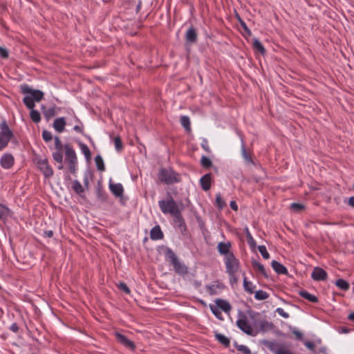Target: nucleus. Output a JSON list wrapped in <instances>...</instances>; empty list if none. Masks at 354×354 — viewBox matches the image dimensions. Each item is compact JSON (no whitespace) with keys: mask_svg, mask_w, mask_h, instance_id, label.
<instances>
[{"mask_svg":"<svg viewBox=\"0 0 354 354\" xmlns=\"http://www.w3.org/2000/svg\"><path fill=\"white\" fill-rule=\"evenodd\" d=\"M150 237L153 240H159L163 237V234L160 226L156 225L151 229Z\"/></svg>","mask_w":354,"mask_h":354,"instance_id":"obj_18","label":"nucleus"},{"mask_svg":"<svg viewBox=\"0 0 354 354\" xmlns=\"http://www.w3.org/2000/svg\"><path fill=\"white\" fill-rule=\"evenodd\" d=\"M348 203L351 206L354 207V196L349 198Z\"/></svg>","mask_w":354,"mask_h":354,"instance_id":"obj_60","label":"nucleus"},{"mask_svg":"<svg viewBox=\"0 0 354 354\" xmlns=\"http://www.w3.org/2000/svg\"><path fill=\"white\" fill-rule=\"evenodd\" d=\"M276 312L283 318H288L289 314L286 313L282 308H277Z\"/></svg>","mask_w":354,"mask_h":354,"instance_id":"obj_46","label":"nucleus"},{"mask_svg":"<svg viewBox=\"0 0 354 354\" xmlns=\"http://www.w3.org/2000/svg\"><path fill=\"white\" fill-rule=\"evenodd\" d=\"M230 205L233 210L236 211L238 209V206L235 201H231Z\"/></svg>","mask_w":354,"mask_h":354,"instance_id":"obj_54","label":"nucleus"},{"mask_svg":"<svg viewBox=\"0 0 354 354\" xmlns=\"http://www.w3.org/2000/svg\"><path fill=\"white\" fill-rule=\"evenodd\" d=\"M243 287L245 291L250 293H253L255 286H254L251 281H247L246 278L245 277L243 279Z\"/></svg>","mask_w":354,"mask_h":354,"instance_id":"obj_27","label":"nucleus"},{"mask_svg":"<svg viewBox=\"0 0 354 354\" xmlns=\"http://www.w3.org/2000/svg\"><path fill=\"white\" fill-rule=\"evenodd\" d=\"M335 285L341 290H347L349 289V284L348 283L342 279H337L336 281H335Z\"/></svg>","mask_w":354,"mask_h":354,"instance_id":"obj_24","label":"nucleus"},{"mask_svg":"<svg viewBox=\"0 0 354 354\" xmlns=\"http://www.w3.org/2000/svg\"><path fill=\"white\" fill-rule=\"evenodd\" d=\"M186 40L189 42H194L196 40V32L192 28H189L186 32Z\"/></svg>","mask_w":354,"mask_h":354,"instance_id":"obj_23","label":"nucleus"},{"mask_svg":"<svg viewBox=\"0 0 354 354\" xmlns=\"http://www.w3.org/2000/svg\"><path fill=\"white\" fill-rule=\"evenodd\" d=\"M232 248V244L230 241L227 242H220L218 243L217 248L220 254L224 256V259L225 257H228L229 255L234 254L230 249Z\"/></svg>","mask_w":354,"mask_h":354,"instance_id":"obj_9","label":"nucleus"},{"mask_svg":"<svg viewBox=\"0 0 354 354\" xmlns=\"http://www.w3.org/2000/svg\"><path fill=\"white\" fill-rule=\"evenodd\" d=\"M35 162L45 177L49 178L53 175V170L49 165L48 160L46 158L41 156H36L35 157Z\"/></svg>","mask_w":354,"mask_h":354,"instance_id":"obj_5","label":"nucleus"},{"mask_svg":"<svg viewBox=\"0 0 354 354\" xmlns=\"http://www.w3.org/2000/svg\"><path fill=\"white\" fill-rule=\"evenodd\" d=\"M79 147L81 150V152L84 154L86 160H89L91 159V151L89 148L83 142H79Z\"/></svg>","mask_w":354,"mask_h":354,"instance_id":"obj_22","label":"nucleus"},{"mask_svg":"<svg viewBox=\"0 0 354 354\" xmlns=\"http://www.w3.org/2000/svg\"><path fill=\"white\" fill-rule=\"evenodd\" d=\"M237 350L242 352L243 354H250V348L245 345H239L237 346Z\"/></svg>","mask_w":354,"mask_h":354,"instance_id":"obj_43","label":"nucleus"},{"mask_svg":"<svg viewBox=\"0 0 354 354\" xmlns=\"http://www.w3.org/2000/svg\"><path fill=\"white\" fill-rule=\"evenodd\" d=\"M10 329H11L12 331H14V332H17V330H18V327H17V324H13L11 326Z\"/></svg>","mask_w":354,"mask_h":354,"instance_id":"obj_59","label":"nucleus"},{"mask_svg":"<svg viewBox=\"0 0 354 354\" xmlns=\"http://www.w3.org/2000/svg\"><path fill=\"white\" fill-rule=\"evenodd\" d=\"M291 208L299 211L304 208V205L301 204L294 203L291 204Z\"/></svg>","mask_w":354,"mask_h":354,"instance_id":"obj_51","label":"nucleus"},{"mask_svg":"<svg viewBox=\"0 0 354 354\" xmlns=\"http://www.w3.org/2000/svg\"><path fill=\"white\" fill-rule=\"evenodd\" d=\"M348 319H349L350 320L354 321V313H351V314H350V315H348Z\"/></svg>","mask_w":354,"mask_h":354,"instance_id":"obj_63","label":"nucleus"},{"mask_svg":"<svg viewBox=\"0 0 354 354\" xmlns=\"http://www.w3.org/2000/svg\"><path fill=\"white\" fill-rule=\"evenodd\" d=\"M180 123L187 130H190V120L188 116H182L180 118Z\"/></svg>","mask_w":354,"mask_h":354,"instance_id":"obj_32","label":"nucleus"},{"mask_svg":"<svg viewBox=\"0 0 354 354\" xmlns=\"http://www.w3.org/2000/svg\"><path fill=\"white\" fill-rule=\"evenodd\" d=\"M230 276V281L232 284L236 283L238 281V272L227 273Z\"/></svg>","mask_w":354,"mask_h":354,"instance_id":"obj_45","label":"nucleus"},{"mask_svg":"<svg viewBox=\"0 0 354 354\" xmlns=\"http://www.w3.org/2000/svg\"><path fill=\"white\" fill-rule=\"evenodd\" d=\"M110 189L112 193L117 197L122 196L123 194V187L120 183L110 184Z\"/></svg>","mask_w":354,"mask_h":354,"instance_id":"obj_16","label":"nucleus"},{"mask_svg":"<svg viewBox=\"0 0 354 354\" xmlns=\"http://www.w3.org/2000/svg\"><path fill=\"white\" fill-rule=\"evenodd\" d=\"M115 337L118 342H120L122 345H124L125 347L133 350L135 348V345L132 341L129 339L127 337H125L124 335L116 333Z\"/></svg>","mask_w":354,"mask_h":354,"instance_id":"obj_12","label":"nucleus"},{"mask_svg":"<svg viewBox=\"0 0 354 354\" xmlns=\"http://www.w3.org/2000/svg\"><path fill=\"white\" fill-rule=\"evenodd\" d=\"M176 272L179 274H184L187 272V268L185 265L181 263L178 259L175 260L171 263Z\"/></svg>","mask_w":354,"mask_h":354,"instance_id":"obj_21","label":"nucleus"},{"mask_svg":"<svg viewBox=\"0 0 354 354\" xmlns=\"http://www.w3.org/2000/svg\"><path fill=\"white\" fill-rule=\"evenodd\" d=\"M12 136V133L8 127L6 122L4 121L1 124V132H0V138H3L8 142L10 141L11 137Z\"/></svg>","mask_w":354,"mask_h":354,"instance_id":"obj_13","label":"nucleus"},{"mask_svg":"<svg viewBox=\"0 0 354 354\" xmlns=\"http://www.w3.org/2000/svg\"><path fill=\"white\" fill-rule=\"evenodd\" d=\"M202 147L207 151H209V147L207 145V141L206 140H203V143L202 144Z\"/></svg>","mask_w":354,"mask_h":354,"instance_id":"obj_56","label":"nucleus"},{"mask_svg":"<svg viewBox=\"0 0 354 354\" xmlns=\"http://www.w3.org/2000/svg\"><path fill=\"white\" fill-rule=\"evenodd\" d=\"M258 249L259 252L265 259H268L270 258V254L268 252L265 245H259L258 247Z\"/></svg>","mask_w":354,"mask_h":354,"instance_id":"obj_35","label":"nucleus"},{"mask_svg":"<svg viewBox=\"0 0 354 354\" xmlns=\"http://www.w3.org/2000/svg\"><path fill=\"white\" fill-rule=\"evenodd\" d=\"M159 207L163 214H170L171 215L178 210L176 202L171 197L167 200H161L158 202Z\"/></svg>","mask_w":354,"mask_h":354,"instance_id":"obj_6","label":"nucleus"},{"mask_svg":"<svg viewBox=\"0 0 354 354\" xmlns=\"http://www.w3.org/2000/svg\"><path fill=\"white\" fill-rule=\"evenodd\" d=\"M9 142L0 138V151L4 149L8 144Z\"/></svg>","mask_w":354,"mask_h":354,"instance_id":"obj_52","label":"nucleus"},{"mask_svg":"<svg viewBox=\"0 0 354 354\" xmlns=\"http://www.w3.org/2000/svg\"><path fill=\"white\" fill-rule=\"evenodd\" d=\"M73 190L78 194H81L84 192V188L81 183L78 180H74L72 186Z\"/></svg>","mask_w":354,"mask_h":354,"instance_id":"obj_30","label":"nucleus"},{"mask_svg":"<svg viewBox=\"0 0 354 354\" xmlns=\"http://www.w3.org/2000/svg\"><path fill=\"white\" fill-rule=\"evenodd\" d=\"M0 164L4 169H10L14 164V158L10 153L3 154L0 160Z\"/></svg>","mask_w":354,"mask_h":354,"instance_id":"obj_11","label":"nucleus"},{"mask_svg":"<svg viewBox=\"0 0 354 354\" xmlns=\"http://www.w3.org/2000/svg\"><path fill=\"white\" fill-rule=\"evenodd\" d=\"M171 216L174 218V222L177 224L178 227L184 228L185 227L184 220L180 214L179 209L175 212V213L172 214Z\"/></svg>","mask_w":354,"mask_h":354,"instance_id":"obj_20","label":"nucleus"},{"mask_svg":"<svg viewBox=\"0 0 354 354\" xmlns=\"http://www.w3.org/2000/svg\"><path fill=\"white\" fill-rule=\"evenodd\" d=\"M342 332L344 333H347L349 332V330L348 328H344L342 329Z\"/></svg>","mask_w":354,"mask_h":354,"instance_id":"obj_64","label":"nucleus"},{"mask_svg":"<svg viewBox=\"0 0 354 354\" xmlns=\"http://www.w3.org/2000/svg\"><path fill=\"white\" fill-rule=\"evenodd\" d=\"M247 238H248V243L252 246L254 245V240L253 239V238L250 234H248L247 235Z\"/></svg>","mask_w":354,"mask_h":354,"instance_id":"obj_53","label":"nucleus"},{"mask_svg":"<svg viewBox=\"0 0 354 354\" xmlns=\"http://www.w3.org/2000/svg\"><path fill=\"white\" fill-rule=\"evenodd\" d=\"M158 178L166 184H172L180 180V177L173 169H161L158 173Z\"/></svg>","mask_w":354,"mask_h":354,"instance_id":"obj_4","label":"nucleus"},{"mask_svg":"<svg viewBox=\"0 0 354 354\" xmlns=\"http://www.w3.org/2000/svg\"><path fill=\"white\" fill-rule=\"evenodd\" d=\"M42 138L46 142H48L52 140V134L48 131H44L42 132Z\"/></svg>","mask_w":354,"mask_h":354,"instance_id":"obj_44","label":"nucleus"},{"mask_svg":"<svg viewBox=\"0 0 354 354\" xmlns=\"http://www.w3.org/2000/svg\"><path fill=\"white\" fill-rule=\"evenodd\" d=\"M95 162L98 170L103 171L105 170V167L104 164V160L101 156L97 155L95 158Z\"/></svg>","mask_w":354,"mask_h":354,"instance_id":"obj_26","label":"nucleus"},{"mask_svg":"<svg viewBox=\"0 0 354 354\" xmlns=\"http://www.w3.org/2000/svg\"><path fill=\"white\" fill-rule=\"evenodd\" d=\"M236 325L245 333L248 335H252L253 329L249 324L246 316L241 315L236 321Z\"/></svg>","mask_w":354,"mask_h":354,"instance_id":"obj_8","label":"nucleus"},{"mask_svg":"<svg viewBox=\"0 0 354 354\" xmlns=\"http://www.w3.org/2000/svg\"><path fill=\"white\" fill-rule=\"evenodd\" d=\"M263 344L274 354H295L289 350L286 344L282 343L264 340Z\"/></svg>","mask_w":354,"mask_h":354,"instance_id":"obj_3","label":"nucleus"},{"mask_svg":"<svg viewBox=\"0 0 354 354\" xmlns=\"http://www.w3.org/2000/svg\"><path fill=\"white\" fill-rule=\"evenodd\" d=\"M311 277L315 281H324L327 278L326 272L319 267L313 269Z\"/></svg>","mask_w":354,"mask_h":354,"instance_id":"obj_10","label":"nucleus"},{"mask_svg":"<svg viewBox=\"0 0 354 354\" xmlns=\"http://www.w3.org/2000/svg\"><path fill=\"white\" fill-rule=\"evenodd\" d=\"M293 333L298 337L301 338L302 337V334L299 331H294Z\"/></svg>","mask_w":354,"mask_h":354,"instance_id":"obj_61","label":"nucleus"},{"mask_svg":"<svg viewBox=\"0 0 354 354\" xmlns=\"http://www.w3.org/2000/svg\"><path fill=\"white\" fill-rule=\"evenodd\" d=\"M216 205L219 208H222L225 205V202L223 201L221 195L220 194H217L216 196Z\"/></svg>","mask_w":354,"mask_h":354,"instance_id":"obj_41","label":"nucleus"},{"mask_svg":"<svg viewBox=\"0 0 354 354\" xmlns=\"http://www.w3.org/2000/svg\"><path fill=\"white\" fill-rule=\"evenodd\" d=\"M216 306L220 309L224 311L225 313H229L231 310L230 304L223 299H217L216 301Z\"/></svg>","mask_w":354,"mask_h":354,"instance_id":"obj_19","label":"nucleus"},{"mask_svg":"<svg viewBox=\"0 0 354 354\" xmlns=\"http://www.w3.org/2000/svg\"><path fill=\"white\" fill-rule=\"evenodd\" d=\"M21 91L26 94L23 99V102L29 109H34L35 106V102H39L44 97L42 91L34 90L27 85L21 86Z\"/></svg>","mask_w":354,"mask_h":354,"instance_id":"obj_1","label":"nucleus"},{"mask_svg":"<svg viewBox=\"0 0 354 354\" xmlns=\"http://www.w3.org/2000/svg\"><path fill=\"white\" fill-rule=\"evenodd\" d=\"M305 346L306 347H308V348H310V349H313V348H314L313 344L312 342H305Z\"/></svg>","mask_w":354,"mask_h":354,"instance_id":"obj_58","label":"nucleus"},{"mask_svg":"<svg viewBox=\"0 0 354 354\" xmlns=\"http://www.w3.org/2000/svg\"><path fill=\"white\" fill-rule=\"evenodd\" d=\"M167 257L170 259L171 263L173 261L178 259L176 254L171 250H167Z\"/></svg>","mask_w":354,"mask_h":354,"instance_id":"obj_47","label":"nucleus"},{"mask_svg":"<svg viewBox=\"0 0 354 354\" xmlns=\"http://www.w3.org/2000/svg\"><path fill=\"white\" fill-rule=\"evenodd\" d=\"M74 131L78 133H82L83 132V127L79 125H75L73 127Z\"/></svg>","mask_w":354,"mask_h":354,"instance_id":"obj_55","label":"nucleus"},{"mask_svg":"<svg viewBox=\"0 0 354 354\" xmlns=\"http://www.w3.org/2000/svg\"><path fill=\"white\" fill-rule=\"evenodd\" d=\"M272 267L278 274H286L288 273L287 268L277 261H272Z\"/></svg>","mask_w":354,"mask_h":354,"instance_id":"obj_17","label":"nucleus"},{"mask_svg":"<svg viewBox=\"0 0 354 354\" xmlns=\"http://www.w3.org/2000/svg\"><path fill=\"white\" fill-rule=\"evenodd\" d=\"M44 235L46 236V237H52L53 236V232L52 230H48V231H46L44 232Z\"/></svg>","mask_w":354,"mask_h":354,"instance_id":"obj_57","label":"nucleus"},{"mask_svg":"<svg viewBox=\"0 0 354 354\" xmlns=\"http://www.w3.org/2000/svg\"><path fill=\"white\" fill-rule=\"evenodd\" d=\"M84 183L86 187L88 186V178L87 177H85L84 179Z\"/></svg>","mask_w":354,"mask_h":354,"instance_id":"obj_62","label":"nucleus"},{"mask_svg":"<svg viewBox=\"0 0 354 354\" xmlns=\"http://www.w3.org/2000/svg\"><path fill=\"white\" fill-rule=\"evenodd\" d=\"M9 215V209L5 205L0 204V219L4 220Z\"/></svg>","mask_w":354,"mask_h":354,"instance_id":"obj_31","label":"nucleus"},{"mask_svg":"<svg viewBox=\"0 0 354 354\" xmlns=\"http://www.w3.org/2000/svg\"><path fill=\"white\" fill-rule=\"evenodd\" d=\"M224 262L226 268V272L227 273L239 272L240 270V263L239 261L236 257L232 255H229L228 257H225L224 259Z\"/></svg>","mask_w":354,"mask_h":354,"instance_id":"obj_7","label":"nucleus"},{"mask_svg":"<svg viewBox=\"0 0 354 354\" xmlns=\"http://www.w3.org/2000/svg\"><path fill=\"white\" fill-rule=\"evenodd\" d=\"M55 146L56 150H62V142L58 137L55 138Z\"/></svg>","mask_w":354,"mask_h":354,"instance_id":"obj_49","label":"nucleus"},{"mask_svg":"<svg viewBox=\"0 0 354 354\" xmlns=\"http://www.w3.org/2000/svg\"><path fill=\"white\" fill-rule=\"evenodd\" d=\"M216 339L224 346H227L230 344V341L227 337L220 333H216Z\"/></svg>","mask_w":354,"mask_h":354,"instance_id":"obj_29","label":"nucleus"},{"mask_svg":"<svg viewBox=\"0 0 354 354\" xmlns=\"http://www.w3.org/2000/svg\"><path fill=\"white\" fill-rule=\"evenodd\" d=\"M118 287L120 288V290L124 291L127 294H129L130 292L129 288L124 283H120L118 285Z\"/></svg>","mask_w":354,"mask_h":354,"instance_id":"obj_48","label":"nucleus"},{"mask_svg":"<svg viewBox=\"0 0 354 354\" xmlns=\"http://www.w3.org/2000/svg\"><path fill=\"white\" fill-rule=\"evenodd\" d=\"M30 116L32 122L35 123H38L41 120L40 113L34 109H30Z\"/></svg>","mask_w":354,"mask_h":354,"instance_id":"obj_28","label":"nucleus"},{"mask_svg":"<svg viewBox=\"0 0 354 354\" xmlns=\"http://www.w3.org/2000/svg\"><path fill=\"white\" fill-rule=\"evenodd\" d=\"M241 153H242V156H243V158L247 162H252V159H251L250 156L248 155V153H247L243 143H242Z\"/></svg>","mask_w":354,"mask_h":354,"instance_id":"obj_39","label":"nucleus"},{"mask_svg":"<svg viewBox=\"0 0 354 354\" xmlns=\"http://www.w3.org/2000/svg\"><path fill=\"white\" fill-rule=\"evenodd\" d=\"M300 295L302 297L305 298L306 299H307L311 302H317V298L315 295H311L310 293H309L307 291H305V290L301 291Z\"/></svg>","mask_w":354,"mask_h":354,"instance_id":"obj_25","label":"nucleus"},{"mask_svg":"<svg viewBox=\"0 0 354 354\" xmlns=\"http://www.w3.org/2000/svg\"><path fill=\"white\" fill-rule=\"evenodd\" d=\"M65 152V161L68 165V169L72 174L75 173L77 165V158L75 150L69 145L64 147Z\"/></svg>","mask_w":354,"mask_h":354,"instance_id":"obj_2","label":"nucleus"},{"mask_svg":"<svg viewBox=\"0 0 354 354\" xmlns=\"http://www.w3.org/2000/svg\"><path fill=\"white\" fill-rule=\"evenodd\" d=\"M254 267L257 269L261 274H263V275H266V269L264 268V266L259 263V262H254V264H253Z\"/></svg>","mask_w":354,"mask_h":354,"instance_id":"obj_42","label":"nucleus"},{"mask_svg":"<svg viewBox=\"0 0 354 354\" xmlns=\"http://www.w3.org/2000/svg\"><path fill=\"white\" fill-rule=\"evenodd\" d=\"M210 309L212 313L219 319H222L221 310L216 306H211Z\"/></svg>","mask_w":354,"mask_h":354,"instance_id":"obj_36","label":"nucleus"},{"mask_svg":"<svg viewBox=\"0 0 354 354\" xmlns=\"http://www.w3.org/2000/svg\"><path fill=\"white\" fill-rule=\"evenodd\" d=\"M0 56L3 58H7L8 57V50L3 47H0Z\"/></svg>","mask_w":354,"mask_h":354,"instance_id":"obj_50","label":"nucleus"},{"mask_svg":"<svg viewBox=\"0 0 354 354\" xmlns=\"http://www.w3.org/2000/svg\"><path fill=\"white\" fill-rule=\"evenodd\" d=\"M254 297L258 300H264L268 297V294L263 290H258L255 292Z\"/></svg>","mask_w":354,"mask_h":354,"instance_id":"obj_33","label":"nucleus"},{"mask_svg":"<svg viewBox=\"0 0 354 354\" xmlns=\"http://www.w3.org/2000/svg\"><path fill=\"white\" fill-rule=\"evenodd\" d=\"M53 158L56 162L59 163H62L63 156L62 150H57L56 151L53 153Z\"/></svg>","mask_w":354,"mask_h":354,"instance_id":"obj_34","label":"nucleus"},{"mask_svg":"<svg viewBox=\"0 0 354 354\" xmlns=\"http://www.w3.org/2000/svg\"><path fill=\"white\" fill-rule=\"evenodd\" d=\"M253 46L255 49H257L261 53H264L265 49H264L263 45L261 44V43L259 40L254 39L253 41Z\"/></svg>","mask_w":354,"mask_h":354,"instance_id":"obj_37","label":"nucleus"},{"mask_svg":"<svg viewBox=\"0 0 354 354\" xmlns=\"http://www.w3.org/2000/svg\"><path fill=\"white\" fill-rule=\"evenodd\" d=\"M212 183L211 174H207L200 179V184L203 190L207 191L210 189Z\"/></svg>","mask_w":354,"mask_h":354,"instance_id":"obj_15","label":"nucleus"},{"mask_svg":"<svg viewBox=\"0 0 354 354\" xmlns=\"http://www.w3.org/2000/svg\"><path fill=\"white\" fill-rule=\"evenodd\" d=\"M66 126V120L63 117L56 118L53 122V128L58 133H62L64 131Z\"/></svg>","mask_w":354,"mask_h":354,"instance_id":"obj_14","label":"nucleus"},{"mask_svg":"<svg viewBox=\"0 0 354 354\" xmlns=\"http://www.w3.org/2000/svg\"><path fill=\"white\" fill-rule=\"evenodd\" d=\"M201 165L205 167H209L212 165L210 159L206 156H203L201 160Z\"/></svg>","mask_w":354,"mask_h":354,"instance_id":"obj_40","label":"nucleus"},{"mask_svg":"<svg viewBox=\"0 0 354 354\" xmlns=\"http://www.w3.org/2000/svg\"><path fill=\"white\" fill-rule=\"evenodd\" d=\"M115 148L118 151H120L122 149V144L120 137L117 136L113 140Z\"/></svg>","mask_w":354,"mask_h":354,"instance_id":"obj_38","label":"nucleus"}]
</instances>
